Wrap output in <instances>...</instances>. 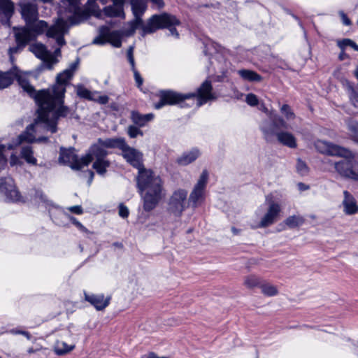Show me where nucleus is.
I'll use <instances>...</instances> for the list:
<instances>
[{
    "label": "nucleus",
    "mask_w": 358,
    "mask_h": 358,
    "mask_svg": "<svg viewBox=\"0 0 358 358\" xmlns=\"http://www.w3.org/2000/svg\"><path fill=\"white\" fill-rule=\"evenodd\" d=\"M15 79L31 97L35 88L30 85L26 76L22 74L16 66H13L12 69L6 72H0V90L9 87Z\"/></svg>",
    "instance_id": "4"
},
{
    "label": "nucleus",
    "mask_w": 358,
    "mask_h": 358,
    "mask_svg": "<svg viewBox=\"0 0 358 358\" xmlns=\"http://www.w3.org/2000/svg\"><path fill=\"white\" fill-rule=\"evenodd\" d=\"M64 215L68 216L71 222L76 226L79 229L86 231L87 229L74 217L64 213Z\"/></svg>",
    "instance_id": "51"
},
{
    "label": "nucleus",
    "mask_w": 358,
    "mask_h": 358,
    "mask_svg": "<svg viewBox=\"0 0 358 358\" xmlns=\"http://www.w3.org/2000/svg\"><path fill=\"white\" fill-rule=\"evenodd\" d=\"M154 117L152 113L142 115L136 111H132L131 118L132 122L138 127H144L146 123L151 121Z\"/></svg>",
    "instance_id": "30"
},
{
    "label": "nucleus",
    "mask_w": 358,
    "mask_h": 358,
    "mask_svg": "<svg viewBox=\"0 0 358 358\" xmlns=\"http://www.w3.org/2000/svg\"><path fill=\"white\" fill-rule=\"evenodd\" d=\"M72 70L66 69L59 73L56 78V84L50 90L52 95H56L55 99L57 103H62L66 93V86L72 78Z\"/></svg>",
    "instance_id": "12"
},
{
    "label": "nucleus",
    "mask_w": 358,
    "mask_h": 358,
    "mask_svg": "<svg viewBox=\"0 0 358 358\" xmlns=\"http://www.w3.org/2000/svg\"><path fill=\"white\" fill-rule=\"evenodd\" d=\"M260 287L262 293L269 296H275L278 293L276 287L270 284H263Z\"/></svg>",
    "instance_id": "43"
},
{
    "label": "nucleus",
    "mask_w": 358,
    "mask_h": 358,
    "mask_svg": "<svg viewBox=\"0 0 358 358\" xmlns=\"http://www.w3.org/2000/svg\"><path fill=\"white\" fill-rule=\"evenodd\" d=\"M94 101L98 102L100 104H106L109 101V97L106 95L99 96L97 99L95 98Z\"/></svg>",
    "instance_id": "56"
},
{
    "label": "nucleus",
    "mask_w": 358,
    "mask_h": 358,
    "mask_svg": "<svg viewBox=\"0 0 358 358\" xmlns=\"http://www.w3.org/2000/svg\"><path fill=\"white\" fill-rule=\"evenodd\" d=\"M298 186L301 191H305L309 189V186L303 182H299Z\"/></svg>",
    "instance_id": "61"
},
{
    "label": "nucleus",
    "mask_w": 358,
    "mask_h": 358,
    "mask_svg": "<svg viewBox=\"0 0 358 358\" xmlns=\"http://www.w3.org/2000/svg\"><path fill=\"white\" fill-rule=\"evenodd\" d=\"M187 191L179 188L175 190L169 199L167 211L171 215L180 217L187 207Z\"/></svg>",
    "instance_id": "9"
},
{
    "label": "nucleus",
    "mask_w": 358,
    "mask_h": 358,
    "mask_svg": "<svg viewBox=\"0 0 358 358\" xmlns=\"http://www.w3.org/2000/svg\"><path fill=\"white\" fill-rule=\"evenodd\" d=\"M127 57L128 62L134 59V46H129L127 51Z\"/></svg>",
    "instance_id": "58"
},
{
    "label": "nucleus",
    "mask_w": 358,
    "mask_h": 358,
    "mask_svg": "<svg viewBox=\"0 0 358 358\" xmlns=\"http://www.w3.org/2000/svg\"><path fill=\"white\" fill-rule=\"evenodd\" d=\"M119 215L122 218H127L129 216V212L128 208L122 203L119 206Z\"/></svg>",
    "instance_id": "50"
},
{
    "label": "nucleus",
    "mask_w": 358,
    "mask_h": 358,
    "mask_svg": "<svg viewBox=\"0 0 358 358\" xmlns=\"http://www.w3.org/2000/svg\"><path fill=\"white\" fill-rule=\"evenodd\" d=\"M246 102L251 106H255L258 104L259 101L257 96L254 94H248L246 96Z\"/></svg>",
    "instance_id": "49"
},
{
    "label": "nucleus",
    "mask_w": 358,
    "mask_h": 358,
    "mask_svg": "<svg viewBox=\"0 0 358 358\" xmlns=\"http://www.w3.org/2000/svg\"><path fill=\"white\" fill-rule=\"evenodd\" d=\"M20 8V13L22 18L24 20L27 25H30L38 19V8L36 3H17Z\"/></svg>",
    "instance_id": "17"
},
{
    "label": "nucleus",
    "mask_w": 358,
    "mask_h": 358,
    "mask_svg": "<svg viewBox=\"0 0 358 358\" xmlns=\"http://www.w3.org/2000/svg\"><path fill=\"white\" fill-rule=\"evenodd\" d=\"M76 93L77 95L82 99H85L89 101L95 100L93 93L82 85L77 86Z\"/></svg>",
    "instance_id": "40"
},
{
    "label": "nucleus",
    "mask_w": 358,
    "mask_h": 358,
    "mask_svg": "<svg viewBox=\"0 0 358 358\" xmlns=\"http://www.w3.org/2000/svg\"><path fill=\"white\" fill-rule=\"evenodd\" d=\"M315 145L318 152L328 155L348 157L350 155L348 149L327 141H317Z\"/></svg>",
    "instance_id": "15"
},
{
    "label": "nucleus",
    "mask_w": 358,
    "mask_h": 358,
    "mask_svg": "<svg viewBox=\"0 0 358 358\" xmlns=\"http://www.w3.org/2000/svg\"><path fill=\"white\" fill-rule=\"evenodd\" d=\"M22 332H23V330H17L16 329H12L9 331V333H10L11 334H22Z\"/></svg>",
    "instance_id": "63"
},
{
    "label": "nucleus",
    "mask_w": 358,
    "mask_h": 358,
    "mask_svg": "<svg viewBox=\"0 0 358 358\" xmlns=\"http://www.w3.org/2000/svg\"><path fill=\"white\" fill-rule=\"evenodd\" d=\"M337 45L341 50H345L347 47H350L355 51L358 52V45L350 38H343L337 41Z\"/></svg>",
    "instance_id": "41"
},
{
    "label": "nucleus",
    "mask_w": 358,
    "mask_h": 358,
    "mask_svg": "<svg viewBox=\"0 0 358 358\" xmlns=\"http://www.w3.org/2000/svg\"><path fill=\"white\" fill-rule=\"evenodd\" d=\"M127 134L130 138H136L138 135L143 136V131L138 129L137 127L134 125H130L128 127Z\"/></svg>",
    "instance_id": "47"
},
{
    "label": "nucleus",
    "mask_w": 358,
    "mask_h": 358,
    "mask_svg": "<svg viewBox=\"0 0 358 358\" xmlns=\"http://www.w3.org/2000/svg\"><path fill=\"white\" fill-rule=\"evenodd\" d=\"M26 27L31 31V33L34 35L33 41L36 38L38 35L43 34L45 31H48V29L50 27H48V22L44 20H37L36 22L27 25Z\"/></svg>",
    "instance_id": "29"
},
{
    "label": "nucleus",
    "mask_w": 358,
    "mask_h": 358,
    "mask_svg": "<svg viewBox=\"0 0 358 358\" xmlns=\"http://www.w3.org/2000/svg\"><path fill=\"white\" fill-rule=\"evenodd\" d=\"M280 111L287 120H293L295 117L294 112L287 104H283L280 108Z\"/></svg>",
    "instance_id": "46"
},
{
    "label": "nucleus",
    "mask_w": 358,
    "mask_h": 358,
    "mask_svg": "<svg viewBox=\"0 0 358 358\" xmlns=\"http://www.w3.org/2000/svg\"><path fill=\"white\" fill-rule=\"evenodd\" d=\"M59 162L61 164L69 166L73 170L79 171L83 166H87L92 162V156L85 155L79 159L75 154L73 148L60 149Z\"/></svg>",
    "instance_id": "8"
},
{
    "label": "nucleus",
    "mask_w": 358,
    "mask_h": 358,
    "mask_svg": "<svg viewBox=\"0 0 358 358\" xmlns=\"http://www.w3.org/2000/svg\"><path fill=\"white\" fill-rule=\"evenodd\" d=\"M305 222L303 217L297 215H291L285 220V224L289 228L294 229L302 226Z\"/></svg>",
    "instance_id": "36"
},
{
    "label": "nucleus",
    "mask_w": 358,
    "mask_h": 358,
    "mask_svg": "<svg viewBox=\"0 0 358 358\" xmlns=\"http://www.w3.org/2000/svg\"><path fill=\"white\" fill-rule=\"evenodd\" d=\"M29 50L34 53L37 58L41 59L50 70L58 62V59H55L54 55L47 50L46 46L42 43L31 45L29 46Z\"/></svg>",
    "instance_id": "14"
},
{
    "label": "nucleus",
    "mask_w": 358,
    "mask_h": 358,
    "mask_svg": "<svg viewBox=\"0 0 358 358\" xmlns=\"http://www.w3.org/2000/svg\"><path fill=\"white\" fill-rule=\"evenodd\" d=\"M334 168L341 176L351 178L353 173L354 162L343 159L334 162Z\"/></svg>",
    "instance_id": "24"
},
{
    "label": "nucleus",
    "mask_w": 358,
    "mask_h": 358,
    "mask_svg": "<svg viewBox=\"0 0 358 358\" xmlns=\"http://www.w3.org/2000/svg\"><path fill=\"white\" fill-rule=\"evenodd\" d=\"M150 1L159 9H161L164 6V0H150Z\"/></svg>",
    "instance_id": "59"
},
{
    "label": "nucleus",
    "mask_w": 358,
    "mask_h": 358,
    "mask_svg": "<svg viewBox=\"0 0 358 358\" xmlns=\"http://www.w3.org/2000/svg\"><path fill=\"white\" fill-rule=\"evenodd\" d=\"M0 192L3 193L6 199L10 201H19L21 196L17 189L13 179L10 177L0 178Z\"/></svg>",
    "instance_id": "16"
},
{
    "label": "nucleus",
    "mask_w": 358,
    "mask_h": 358,
    "mask_svg": "<svg viewBox=\"0 0 358 358\" xmlns=\"http://www.w3.org/2000/svg\"><path fill=\"white\" fill-rule=\"evenodd\" d=\"M110 0H100L102 4H106ZM112 5L106 6L103 8V13L106 16L110 17H125L124 12V4L125 0H111Z\"/></svg>",
    "instance_id": "20"
},
{
    "label": "nucleus",
    "mask_w": 358,
    "mask_h": 358,
    "mask_svg": "<svg viewBox=\"0 0 358 358\" xmlns=\"http://www.w3.org/2000/svg\"><path fill=\"white\" fill-rule=\"evenodd\" d=\"M36 195L37 196L40 197V199L43 201H45V196H44L43 194V193L41 192H36Z\"/></svg>",
    "instance_id": "64"
},
{
    "label": "nucleus",
    "mask_w": 358,
    "mask_h": 358,
    "mask_svg": "<svg viewBox=\"0 0 358 358\" xmlns=\"http://www.w3.org/2000/svg\"><path fill=\"white\" fill-rule=\"evenodd\" d=\"M351 179L358 181V162H354L353 173Z\"/></svg>",
    "instance_id": "57"
},
{
    "label": "nucleus",
    "mask_w": 358,
    "mask_h": 358,
    "mask_svg": "<svg viewBox=\"0 0 358 358\" xmlns=\"http://www.w3.org/2000/svg\"><path fill=\"white\" fill-rule=\"evenodd\" d=\"M296 171L301 176H306L308 173L309 169L305 162L301 159H297L296 165Z\"/></svg>",
    "instance_id": "44"
},
{
    "label": "nucleus",
    "mask_w": 358,
    "mask_h": 358,
    "mask_svg": "<svg viewBox=\"0 0 358 358\" xmlns=\"http://www.w3.org/2000/svg\"><path fill=\"white\" fill-rule=\"evenodd\" d=\"M64 2H66L69 6L73 10L76 14H77L78 11L80 10V3L81 0H64Z\"/></svg>",
    "instance_id": "48"
},
{
    "label": "nucleus",
    "mask_w": 358,
    "mask_h": 358,
    "mask_svg": "<svg viewBox=\"0 0 358 358\" xmlns=\"http://www.w3.org/2000/svg\"><path fill=\"white\" fill-rule=\"evenodd\" d=\"M39 127H43L46 129L44 124L41 121L38 120V117L34 120V123L27 126L25 131L21 134L18 138L19 143H34V142H48V138L45 136H41L38 138H36L35 134Z\"/></svg>",
    "instance_id": "13"
},
{
    "label": "nucleus",
    "mask_w": 358,
    "mask_h": 358,
    "mask_svg": "<svg viewBox=\"0 0 358 358\" xmlns=\"http://www.w3.org/2000/svg\"><path fill=\"white\" fill-rule=\"evenodd\" d=\"M14 37L16 45L10 47L8 50L9 59L13 66H15L14 63L15 61L14 55L20 53L33 41L34 35L28 28L23 27L15 29Z\"/></svg>",
    "instance_id": "7"
},
{
    "label": "nucleus",
    "mask_w": 358,
    "mask_h": 358,
    "mask_svg": "<svg viewBox=\"0 0 358 358\" xmlns=\"http://www.w3.org/2000/svg\"><path fill=\"white\" fill-rule=\"evenodd\" d=\"M195 96L194 93L181 94L172 90H162L159 92V101L155 104V109H161L165 105L179 104L181 108L189 106L185 103V100Z\"/></svg>",
    "instance_id": "6"
},
{
    "label": "nucleus",
    "mask_w": 358,
    "mask_h": 358,
    "mask_svg": "<svg viewBox=\"0 0 358 358\" xmlns=\"http://www.w3.org/2000/svg\"><path fill=\"white\" fill-rule=\"evenodd\" d=\"M85 300L93 306L97 310L105 309L110 303L111 297H105L103 294H92L84 292Z\"/></svg>",
    "instance_id": "22"
},
{
    "label": "nucleus",
    "mask_w": 358,
    "mask_h": 358,
    "mask_svg": "<svg viewBox=\"0 0 358 358\" xmlns=\"http://www.w3.org/2000/svg\"><path fill=\"white\" fill-rule=\"evenodd\" d=\"M276 138L280 144L288 148H295L297 145L296 138L289 132L279 131L276 133Z\"/></svg>",
    "instance_id": "27"
},
{
    "label": "nucleus",
    "mask_w": 358,
    "mask_h": 358,
    "mask_svg": "<svg viewBox=\"0 0 358 358\" xmlns=\"http://www.w3.org/2000/svg\"><path fill=\"white\" fill-rule=\"evenodd\" d=\"M269 118L273 121L277 131L280 129H287L289 128L288 124L285 120L278 114H270Z\"/></svg>",
    "instance_id": "38"
},
{
    "label": "nucleus",
    "mask_w": 358,
    "mask_h": 358,
    "mask_svg": "<svg viewBox=\"0 0 358 358\" xmlns=\"http://www.w3.org/2000/svg\"><path fill=\"white\" fill-rule=\"evenodd\" d=\"M245 285L248 288L257 287L260 284L259 279L255 275H250L245 278L244 281Z\"/></svg>",
    "instance_id": "45"
},
{
    "label": "nucleus",
    "mask_w": 358,
    "mask_h": 358,
    "mask_svg": "<svg viewBox=\"0 0 358 358\" xmlns=\"http://www.w3.org/2000/svg\"><path fill=\"white\" fill-rule=\"evenodd\" d=\"M122 157L133 167L138 170L137 176V187L143 194V209L146 212L153 210L164 195L163 182L150 169L144 168L142 160L143 155L136 149L125 144L122 150Z\"/></svg>",
    "instance_id": "1"
},
{
    "label": "nucleus",
    "mask_w": 358,
    "mask_h": 358,
    "mask_svg": "<svg viewBox=\"0 0 358 358\" xmlns=\"http://www.w3.org/2000/svg\"><path fill=\"white\" fill-rule=\"evenodd\" d=\"M74 348V345H69L65 342L58 341L55 347V352L57 355H63L71 352Z\"/></svg>",
    "instance_id": "39"
},
{
    "label": "nucleus",
    "mask_w": 358,
    "mask_h": 358,
    "mask_svg": "<svg viewBox=\"0 0 358 358\" xmlns=\"http://www.w3.org/2000/svg\"><path fill=\"white\" fill-rule=\"evenodd\" d=\"M347 89L352 104L355 108H358V91L355 89L350 83H348Z\"/></svg>",
    "instance_id": "42"
},
{
    "label": "nucleus",
    "mask_w": 358,
    "mask_h": 358,
    "mask_svg": "<svg viewBox=\"0 0 358 358\" xmlns=\"http://www.w3.org/2000/svg\"><path fill=\"white\" fill-rule=\"evenodd\" d=\"M131 10L134 16H141L146 10V3L143 0H131Z\"/></svg>",
    "instance_id": "34"
},
{
    "label": "nucleus",
    "mask_w": 358,
    "mask_h": 358,
    "mask_svg": "<svg viewBox=\"0 0 358 358\" xmlns=\"http://www.w3.org/2000/svg\"><path fill=\"white\" fill-rule=\"evenodd\" d=\"M343 196L342 205L345 214L352 215L358 213V204L352 194L348 191L345 190L343 192Z\"/></svg>",
    "instance_id": "23"
},
{
    "label": "nucleus",
    "mask_w": 358,
    "mask_h": 358,
    "mask_svg": "<svg viewBox=\"0 0 358 358\" xmlns=\"http://www.w3.org/2000/svg\"><path fill=\"white\" fill-rule=\"evenodd\" d=\"M107 43H110L115 48H120L122 45V36L119 31H110L106 26L99 28V35L94 38L92 43L103 45Z\"/></svg>",
    "instance_id": "10"
},
{
    "label": "nucleus",
    "mask_w": 358,
    "mask_h": 358,
    "mask_svg": "<svg viewBox=\"0 0 358 358\" xmlns=\"http://www.w3.org/2000/svg\"><path fill=\"white\" fill-rule=\"evenodd\" d=\"M180 21L173 15L164 12L161 14L152 15L145 24H143L141 16H134V19L130 22L131 31L134 32L138 28L141 29V36H145L155 32L158 29H168L169 34L176 38L179 37V34L176 26L180 25Z\"/></svg>",
    "instance_id": "3"
},
{
    "label": "nucleus",
    "mask_w": 358,
    "mask_h": 358,
    "mask_svg": "<svg viewBox=\"0 0 358 358\" xmlns=\"http://www.w3.org/2000/svg\"><path fill=\"white\" fill-rule=\"evenodd\" d=\"M69 21L71 25H76L80 23L82 21V16L80 15H73L69 18Z\"/></svg>",
    "instance_id": "54"
},
{
    "label": "nucleus",
    "mask_w": 358,
    "mask_h": 358,
    "mask_svg": "<svg viewBox=\"0 0 358 358\" xmlns=\"http://www.w3.org/2000/svg\"><path fill=\"white\" fill-rule=\"evenodd\" d=\"M260 129L263 133L264 137L267 142H271L274 136H276L277 131L273 121L264 120L260 124Z\"/></svg>",
    "instance_id": "25"
},
{
    "label": "nucleus",
    "mask_w": 358,
    "mask_h": 358,
    "mask_svg": "<svg viewBox=\"0 0 358 358\" xmlns=\"http://www.w3.org/2000/svg\"><path fill=\"white\" fill-rule=\"evenodd\" d=\"M208 173L203 170L189 194L188 203L193 208L198 207L204 201V192L207 184Z\"/></svg>",
    "instance_id": "11"
},
{
    "label": "nucleus",
    "mask_w": 358,
    "mask_h": 358,
    "mask_svg": "<svg viewBox=\"0 0 358 358\" xmlns=\"http://www.w3.org/2000/svg\"><path fill=\"white\" fill-rule=\"evenodd\" d=\"M339 14L341 17L343 24L346 26H350L351 24L350 20L348 17V16L344 13L343 11H340Z\"/></svg>",
    "instance_id": "55"
},
{
    "label": "nucleus",
    "mask_w": 358,
    "mask_h": 358,
    "mask_svg": "<svg viewBox=\"0 0 358 358\" xmlns=\"http://www.w3.org/2000/svg\"><path fill=\"white\" fill-rule=\"evenodd\" d=\"M133 73L136 85L138 87H140L143 85V79L142 78L141 76L140 75L139 72L137 70L133 71Z\"/></svg>",
    "instance_id": "53"
},
{
    "label": "nucleus",
    "mask_w": 358,
    "mask_h": 358,
    "mask_svg": "<svg viewBox=\"0 0 358 358\" xmlns=\"http://www.w3.org/2000/svg\"><path fill=\"white\" fill-rule=\"evenodd\" d=\"M33 98L38 106V120L45 125L46 130L55 134L57 131L58 121L60 117H66L71 113L69 107L64 106V99L62 103H57L50 89L38 91L34 90Z\"/></svg>",
    "instance_id": "2"
},
{
    "label": "nucleus",
    "mask_w": 358,
    "mask_h": 358,
    "mask_svg": "<svg viewBox=\"0 0 358 358\" xmlns=\"http://www.w3.org/2000/svg\"><path fill=\"white\" fill-rule=\"evenodd\" d=\"M110 162L107 159L94 161L92 168L100 176H104L107 169L110 166Z\"/></svg>",
    "instance_id": "37"
},
{
    "label": "nucleus",
    "mask_w": 358,
    "mask_h": 358,
    "mask_svg": "<svg viewBox=\"0 0 358 358\" xmlns=\"http://www.w3.org/2000/svg\"><path fill=\"white\" fill-rule=\"evenodd\" d=\"M195 94V96L191 99L196 98L197 105L201 106L205 104L207 101L215 99L213 92V86L211 81L206 80L200 87L197 89V92Z\"/></svg>",
    "instance_id": "18"
},
{
    "label": "nucleus",
    "mask_w": 358,
    "mask_h": 358,
    "mask_svg": "<svg viewBox=\"0 0 358 358\" xmlns=\"http://www.w3.org/2000/svg\"><path fill=\"white\" fill-rule=\"evenodd\" d=\"M87 173L89 175V180H88V183L89 185L91 184V182H92L93 180V178H94V173L92 171H90V170H88L87 171Z\"/></svg>",
    "instance_id": "62"
},
{
    "label": "nucleus",
    "mask_w": 358,
    "mask_h": 358,
    "mask_svg": "<svg viewBox=\"0 0 358 358\" xmlns=\"http://www.w3.org/2000/svg\"><path fill=\"white\" fill-rule=\"evenodd\" d=\"M280 210L279 203L271 201L268 203V210L261 219L258 227L265 228L273 224L276 221Z\"/></svg>",
    "instance_id": "19"
},
{
    "label": "nucleus",
    "mask_w": 358,
    "mask_h": 358,
    "mask_svg": "<svg viewBox=\"0 0 358 358\" xmlns=\"http://www.w3.org/2000/svg\"><path fill=\"white\" fill-rule=\"evenodd\" d=\"M346 127L349 138L358 144V121L352 118L346 120Z\"/></svg>",
    "instance_id": "31"
},
{
    "label": "nucleus",
    "mask_w": 358,
    "mask_h": 358,
    "mask_svg": "<svg viewBox=\"0 0 358 358\" xmlns=\"http://www.w3.org/2000/svg\"><path fill=\"white\" fill-rule=\"evenodd\" d=\"M238 76L244 80L248 82H261L262 76L254 71L249 69H240L237 71Z\"/></svg>",
    "instance_id": "32"
},
{
    "label": "nucleus",
    "mask_w": 358,
    "mask_h": 358,
    "mask_svg": "<svg viewBox=\"0 0 358 358\" xmlns=\"http://www.w3.org/2000/svg\"><path fill=\"white\" fill-rule=\"evenodd\" d=\"M15 13V3L12 0H0V22L10 26V20Z\"/></svg>",
    "instance_id": "21"
},
{
    "label": "nucleus",
    "mask_w": 358,
    "mask_h": 358,
    "mask_svg": "<svg viewBox=\"0 0 358 358\" xmlns=\"http://www.w3.org/2000/svg\"><path fill=\"white\" fill-rule=\"evenodd\" d=\"M6 164V159L3 155H0V170Z\"/></svg>",
    "instance_id": "60"
},
{
    "label": "nucleus",
    "mask_w": 358,
    "mask_h": 358,
    "mask_svg": "<svg viewBox=\"0 0 358 358\" xmlns=\"http://www.w3.org/2000/svg\"><path fill=\"white\" fill-rule=\"evenodd\" d=\"M69 25L67 21L63 18H58L47 31V37L55 39L58 45V48L52 53L55 59H57V57L61 56V47L66 44L64 36L69 33Z\"/></svg>",
    "instance_id": "5"
},
{
    "label": "nucleus",
    "mask_w": 358,
    "mask_h": 358,
    "mask_svg": "<svg viewBox=\"0 0 358 358\" xmlns=\"http://www.w3.org/2000/svg\"><path fill=\"white\" fill-rule=\"evenodd\" d=\"M20 155L28 164H36L37 160L34 157V152L30 145L23 146L21 149Z\"/></svg>",
    "instance_id": "35"
},
{
    "label": "nucleus",
    "mask_w": 358,
    "mask_h": 358,
    "mask_svg": "<svg viewBox=\"0 0 358 358\" xmlns=\"http://www.w3.org/2000/svg\"><path fill=\"white\" fill-rule=\"evenodd\" d=\"M200 155L197 148H192L189 151L185 152L179 157L176 162L180 166H186L194 162Z\"/></svg>",
    "instance_id": "26"
},
{
    "label": "nucleus",
    "mask_w": 358,
    "mask_h": 358,
    "mask_svg": "<svg viewBox=\"0 0 358 358\" xmlns=\"http://www.w3.org/2000/svg\"><path fill=\"white\" fill-rule=\"evenodd\" d=\"M108 152L100 144L94 145L91 147L90 153L86 155L92 156V161L95 159V161L106 159Z\"/></svg>",
    "instance_id": "33"
},
{
    "label": "nucleus",
    "mask_w": 358,
    "mask_h": 358,
    "mask_svg": "<svg viewBox=\"0 0 358 358\" xmlns=\"http://www.w3.org/2000/svg\"><path fill=\"white\" fill-rule=\"evenodd\" d=\"M68 210L71 213L76 214V215H81L83 213V210L82 206H78V205L69 207Z\"/></svg>",
    "instance_id": "52"
},
{
    "label": "nucleus",
    "mask_w": 358,
    "mask_h": 358,
    "mask_svg": "<svg viewBox=\"0 0 358 358\" xmlns=\"http://www.w3.org/2000/svg\"><path fill=\"white\" fill-rule=\"evenodd\" d=\"M98 143L103 148H119L121 150L127 143L125 140L122 138H113L106 139L99 138Z\"/></svg>",
    "instance_id": "28"
}]
</instances>
